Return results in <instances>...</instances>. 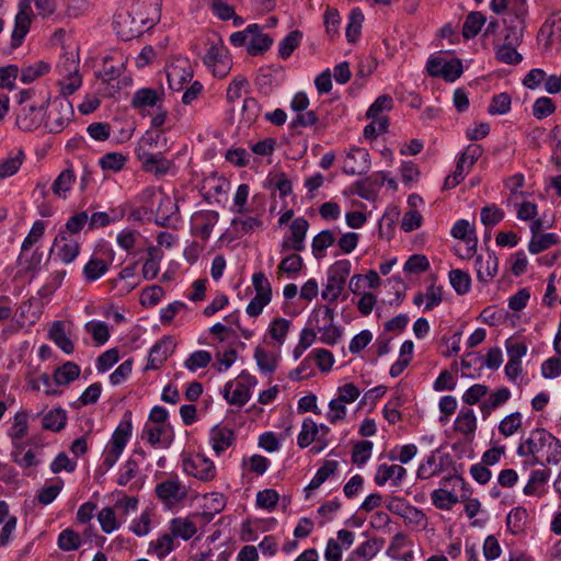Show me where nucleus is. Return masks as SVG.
Wrapping results in <instances>:
<instances>
[{
	"label": "nucleus",
	"mask_w": 561,
	"mask_h": 561,
	"mask_svg": "<svg viewBox=\"0 0 561 561\" xmlns=\"http://www.w3.org/2000/svg\"><path fill=\"white\" fill-rule=\"evenodd\" d=\"M160 0L136 1L126 13H118L115 16L117 35L124 41H129L152 28L160 20Z\"/></svg>",
	"instance_id": "obj_1"
},
{
	"label": "nucleus",
	"mask_w": 561,
	"mask_h": 561,
	"mask_svg": "<svg viewBox=\"0 0 561 561\" xmlns=\"http://www.w3.org/2000/svg\"><path fill=\"white\" fill-rule=\"evenodd\" d=\"M140 199L150 204L148 210L154 214V222L160 227H168L172 215L179 209L170 196L162 193L157 194L153 187H146L140 194Z\"/></svg>",
	"instance_id": "obj_2"
},
{
	"label": "nucleus",
	"mask_w": 561,
	"mask_h": 561,
	"mask_svg": "<svg viewBox=\"0 0 561 561\" xmlns=\"http://www.w3.org/2000/svg\"><path fill=\"white\" fill-rule=\"evenodd\" d=\"M439 484L440 488L431 493L432 503L438 510L449 511L459 502V497L455 493V486L459 485L463 489L467 483L461 476L454 474L444 477Z\"/></svg>",
	"instance_id": "obj_3"
},
{
	"label": "nucleus",
	"mask_w": 561,
	"mask_h": 561,
	"mask_svg": "<svg viewBox=\"0 0 561 561\" xmlns=\"http://www.w3.org/2000/svg\"><path fill=\"white\" fill-rule=\"evenodd\" d=\"M351 273V262L348 260L336 261L328 271V283L321 296L329 302H334L340 297Z\"/></svg>",
	"instance_id": "obj_4"
},
{
	"label": "nucleus",
	"mask_w": 561,
	"mask_h": 561,
	"mask_svg": "<svg viewBox=\"0 0 561 561\" xmlns=\"http://www.w3.org/2000/svg\"><path fill=\"white\" fill-rule=\"evenodd\" d=\"M48 102L49 99H42L21 106L16 112V126L24 131L37 129L46 115Z\"/></svg>",
	"instance_id": "obj_5"
},
{
	"label": "nucleus",
	"mask_w": 561,
	"mask_h": 561,
	"mask_svg": "<svg viewBox=\"0 0 561 561\" xmlns=\"http://www.w3.org/2000/svg\"><path fill=\"white\" fill-rule=\"evenodd\" d=\"M73 107L67 98H58L53 102V108L48 113L45 128L50 134L62 131L73 116Z\"/></svg>",
	"instance_id": "obj_6"
},
{
	"label": "nucleus",
	"mask_w": 561,
	"mask_h": 561,
	"mask_svg": "<svg viewBox=\"0 0 561 561\" xmlns=\"http://www.w3.org/2000/svg\"><path fill=\"white\" fill-rule=\"evenodd\" d=\"M135 153L141 162L142 170L157 176L165 175L173 167V162L168 160L162 152L153 153L144 147H137Z\"/></svg>",
	"instance_id": "obj_7"
},
{
	"label": "nucleus",
	"mask_w": 561,
	"mask_h": 561,
	"mask_svg": "<svg viewBox=\"0 0 561 561\" xmlns=\"http://www.w3.org/2000/svg\"><path fill=\"white\" fill-rule=\"evenodd\" d=\"M32 0H20L19 1V11L15 15L14 20V28L12 31V48H18L22 45L24 37L30 31L33 10H32Z\"/></svg>",
	"instance_id": "obj_8"
},
{
	"label": "nucleus",
	"mask_w": 561,
	"mask_h": 561,
	"mask_svg": "<svg viewBox=\"0 0 561 561\" xmlns=\"http://www.w3.org/2000/svg\"><path fill=\"white\" fill-rule=\"evenodd\" d=\"M157 497L168 507H173L187 496V489L178 478L164 480L156 485Z\"/></svg>",
	"instance_id": "obj_9"
},
{
	"label": "nucleus",
	"mask_w": 561,
	"mask_h": 561,
	"mask_svg": "<svg viewBox=\"0 0 561 561\" xmlns=\"http://www.w3.org/2000/svg\"><path fill=\"white\" fill-rule=\"evenodd\" d=\"M183 470L201 481H210L216 476V468L211 460L202 455L183 459Z\"/></svg>",
	"instance_id": "obj_10"
},
{
	"label": "nucleus",
	"mask_w": 561,
	"mask_h": 561,
	"mask_svg": "<svg viewBox=\"0 0 561 561\" xmlns=\"http://www.w3.org/2000/svg\"><path fill=\"white\" fill-rule=\"evenodd\" d=\"M550 442V432L546 428L538 427L530 432L529 436L524 439L517 447V454L522 457L534 456L543 450Z\"/></svg>",
	"instance_id": "obj_11"
},
{
	"label": "nucleus",
	"mask_w": 561,
	"mask_h": 561,
	"mask_svg": "<svg viewBox=\"0 0 561 561\" xmlns=\"http://www.w3.org/2000/svg\"><path fill=\"white\" fill-rule=\"evenodd\" d=\"M451 236L456 239L462 240L466 243L463 253L459 252L460 257L469 259L473 256L477 251L478 240L474 234V229L470 228L468 220H457L451 228Z\"/></svg>",
	"instance_id": "obj_12"
},
{
	"label": "nucleus",
	"mask_w": 561,
	"mask_h": 561,
	"mask_svg": "<svg viewBox=\"0 0 561 561\" xmlns=\"http://www.w3.org/2000/svg\"><path fill=\"white\" fill-rule=\"evenodd\" d=\"M219 215L216 210H199L192 216V231L203 240H208Z\"/></svg>",
	"instance_id": "obj_13"
},
{
	"label": "nucleus",
	"mask_w": 561,
	"mask_h": 561,
	"mask_svg": "<svg viewBox=\"0 0 561 561\" xmlns=\"http://www.w3.org/2000/svg\"><path fill=\"white\" fill-rule=\"evenodd\" d=\"M175 343L171 336H164L150 350L146 370L159 369L167 358L174 352Z\"/></svg>",
	"instance_id": "obj_14"
},
{
	"label": "nucleus",
	"mask_w": 561,
	"mask_h": 561,
	"mask_svg": "<svg viewBox=\"0 0 561 561\" xmlns=\"http://www.w3.org/2000/svg\"><path fill=\"white\" fill-rule=\"evenodd\" d=\"M247 32L250 33L247 47V51L250 56L263 55L271 48L273 38L268 34L262 33V27L259 24L248 25Z\"/></svg>",
	"instance_id": "obj_15"
},
{
	"label": "nucleus",
	"mask_w": 561,
	"mask_h": 561,
	"mask_svg": "<svg viewBox=\"0 0 561 561\" xmlns=\"http://www.w3.org/2000/svg\"><path fill=\"white\" fill-rule=\"evenodd\" d=\"M370 167L369 153L364 148H353L347 153L343 172L348 175L363 174Z\"/></svg>",
	"instance_id": "obj_16"
},
{
	"label": "nucleus",
	"mask_w": 561,
	"mask_h": 561,
	"mask_svg": "<svg viewBox=\"0 0 561 561\" xmlns=\"http://www.w3.org/2000/svg\"><path fill=\"white\" fill-rule=\"evenodd\" d=\"M236 442L234 432L220 424L211 427L209 432V443L217 456L227 450Z\"/></svg>",
	"instance_id": "obj_17"
},
{
	"label": "nucleus",
	"mask_w": 561,
	"mask_h": 561,
	"mask_svg": "<svg viewBox=\"0 0 561 561\" xmlns=\"http://www.w3.org/2000/svg\"><path fill=\"white\" fill-rule=\"evenodd\" d=\"M478 280L489 283L497 273L499 259L494 253H489L486 259L478 255L474 261Z\"/></svg>",
	"instance_id": "obj_18"
},
{
	"label": "nucleus",
	"mask_w": 561,
	"mask_h": 561,
	"mask_svg": "<svg viewBox=\"0 0 561 561\" xmlns=\"http://www.w3.org/2000/svg\"><path fill=\"white\" fill-rule=\"evenodd\" d=\"M162 98L161 95L151 88H142L135 92L131 99V106L135 110H138L139 113H144L146 107H154L161 105Z\"/></svg>",
	"instance_id": "obj_19"
},
{
	"label": "nucleus",
	"mask_w": 561,
	"mask_h": 561,
	"mask_svg": "<svg viewBox=\"0 0 561 561\" xmlns=\"http://www.w3.org/2000/svg\"><path fill=\"white\" fill-rule=\"evenodd\" d=\"M538 38H546V46L561 41V13H553L548 18L539 30Z\"/></svg>",
	"instance_id": "obj_20"
},
{
	"label": "nucleus",
	"mask_w": 561,
	"mask_h": 561,
	"mask_svg": "<svg viewBox=\"0 0 561 561\" xmlns=\"http://www.w3.org/2000/svg\"><path fill=\"white\" fill-rule=\"evenodd\" d=\"M131 412L126 411L124 413L123 420L115 428L108 445L117 449L124 450L126 444L128 443L131 436Z\"/></svg>",
	"instance_id": "obj_21"
},
{
	"label": "nucleus",
	"mask_w": 561,
	"mask_h": 561,
	"mask_svg": "<svg viewBox=\"0 0 561 561\" xmlns=\"http://www.w3.org/2000/svg\"><path fill=\"white\" fill-rule=\"evenodd\" d=\"M407 474V470L402 466L382 463L378 467L375 476V483L385 485L388 480H392L394 485H399Z\"/></svg>",
	"instance_id": "obj_22"
},
{
	"label": "nucleus",
	"mask_w": 561,
	"mask_h": 561,
	"mask_svg": "<svg viewBox=\"0 0 561 561\" xmlns=\"http://www.w3.org/2000/svg\"><path fill=\"white\" fill-rule=\"evenodd\" d=\"M511 398V391L506 387L499 388L494 392L490 393L489 397L480 403V411L483 419H486L491 413L502 407Z\"/></svg>",
	"instance_id": "obj_23"
},
{
	"label": "nucleus",
	"mask_w": 561,
	"mask_h": 561,
	"mask_svg": "<svg viewBox=\"0 0 561 561\" xmlns=\"http://www.w3.org/2000/svg\"><path fill=\"white\" fill-rule=\"evenodd\" d=\"M233 383L229 381L225 385L224 397L233 405L243 407L250 399V390L241 381L237 382L236 388L232 389Z\"/></svg>",
	"instance_id": "obj_24"
},
{
	"label": "nucleus",
	"mask_w": 561,
	"mask_h": 561,
	"mask_svg": "<svg viewBox=\"0 0 561 561\" xmlns=\"http://www.w3.org/2000/svg\"><path fill=\"white\" fill-rule=\"evenodd\" d=\"M386 180L387 175L385 172H377L362 181H358L356 183L358 187V195L367 201L371 199L375 193L374 188L382 186Z\"/></svg>",
	"instance_id": "obj_25"
},
{
	"label": "nucleus",
	"mask_w": 561,
	"mask_h": 561,
	"mask_svg": "<svg viewBox=\"0 0 561 561\" xmlns=\"http://www.w3.org/2000/svg\"><path fill=\"white\" fill-rule=\"evenodd\" d=\"M48 337L66 354L73 353L75 345L67 336L61 321H55L53 323L48 332Z\"/></svg>",
	"instance_id": "obj_26"
},
{
	"label": "nucleus",
	"mask_w": 561,
	"mask_h": 561,
	"mask_svg": "<svg viewBox=\"0 0 561 561\" xmlns=\"http://www.w3.org/2000/svg\"><path fill=\"white\" fill-rule=\"evenodd\" d=\"M164 434V426H151L146 424L142 430L141 438L146 439L153 447L161 446L163 448H168L172 443V438L165 437Z\"/></svg>",
	"instance_id": "obj_27"
},
{
	"label": "nucleus",
	"mask_w": 561,
	"mask_h": 561,
	"mask_svg": "<svg viewBox=\"0 0 561 561\" xmlns=\"http://www.w3.org/2000/svg\"><path fill=\"white\" fill-rule=\"evenodd\" d=\"M170 531L173 538L180 537L183 540H188L195 536L197 527L188 517H176L170 522Z\"/></svg>",
	"instance_id": "obj_28"
},
{
	"label": "nucleus",
	"mask_w": 561,
	"mask_h": 561,
	"mask_svg": "<svg viewBox=\"0 0 561 561\" xmlns=\"http://www.w3.org/2000/svg\"><path fill=\"white\" fill-rule=\"evenodd\" d=\"M528 519L527 510L524 507L513 508L506 516V527L513 535L522 534Z\"/></svg>",
	"instance_id": "obj_29"
},
{
	"label": "nucleus",
	"mask_w": 561,
	"mask_h": 561,
	"mask_svg": "<svg viewBox=\"0 0 561 561\" xmlns=\"http://www.w3.org/2000/svg\"><path fill=\"white\" fill-rule=\"evenodd\" d=\"M88 214L87 211L78 213L71 216L66 222V231H60L55 238L54 244H58L59 241L67 240V233L75 234L80 232L84 225L88 222Z\"/></svg>",
	"instance_id": "obj_30"
},
{
	"label": "nucleus",
	"mask_w": 561,
	"mask_h": 561,
	"mask_svg": "<svg viewBox=\"0 0 561 561\" xmlns=\"http://www.w3.org/2000/svg\"><path fill=\"white\" fill-rule=\"evenodd\" d=\"M485 16L479 11H471L463 22L462 36L466 39L476 37L485 23Z\"/></svg>",
	"instance_id": "obj_31"
},
{
	"label": "nucleus",
	"mask_w": 561,
	"mask_h": 561,
	"mask_svg": "<svg viewBox=\"0 0 561 561\" xmlns=\"http://www.w3.org/2000/svg\"><path fill=\"white\" fill-rule=\"evenodd\" d=\"M67 424V413L62 408H56L43 416V428L53 432L61 431Z\"/></svg>",
	"instance_id": "obj_32"
},
{
	"label": "nucleus",
	"mask_w": 561,
	"mask_h": 561,
	"mask_svg": "<svg viewBox=\"0 0 561 561\" xmlns=\"http://www.w3.org/2000/svg\"><path fill=\"white\" fill-rule=\"evenodd\" d=\"M80 376V367L73 362H67L58 367L54 373V381L56 385H68Z\"/></svg>",
	"instance_id": "obj_33"
},
{
	"label": "nucleus",
	"mask_w": 561,
	"mask_h": 561,
	"mask_svg": "<svg viewBox=\"0 0 561 561\" xmlns=\"http://www.w3.org/2000/svg\"><path fill=\"white\" fill-rule=\"evenodd\" d=\"M302 39V32L299 30H294L289 32L283 41L279 42L278 45V56L286 60L288 59L295 49L300 45Z\"/></svg>",
	"instance_id": "obj_34"
},
{
	"label": "nucleus",
	"mask_w": 561,
	"mask_h": 561,
	"mask_svg": "<svg viewBox=\"0 0 561 561\" xmlns=\"http://www.w3.org/2000/svg\"><path fill=\"white\" fill-rule=\"evenodd\" d=\"M477 430V417L472 410L462 409L456 421L455 431L465 435L473 434Z\"/></svg>",
	"instance_id": "obj_35"
},
{
	"label": "nucleus",
	"mask_w": 561,
	"mask_h": 561,
	"mask_svg": "<svg viewBox=\"0 0 561 561\" xmlns=\"http://www.w3.org/2000/svg\"><path fill=\"white\" fill-rule=\"evenodd\" d=\"M108 271V263L99 257H91L83 267L85 282L92 283L102 277Z\"/></svg>",
	"instance_id": "obj_36"
},
{
	"label": "nucleus",
	"mask_w": 561,
	"mask_h": 561,
	"mask_svg": "<svg viewBox=\"0 0 561 561\" xmlns=\"http://www.w3.org/2000/svg\"><path fill=\"white\" fill-rule=\"evenodd\" d=\"M318 438V424L310 417L304 420L301 431L297 437L300 448H307Z\"/></svg>",
	"instance_id": "obj_37"
},
{
	"label": "nucleus",
	"mask_w": 561,
	"mask_h": 561,
	"mask_svg": "<svg viewBox=\"0 0 561 561\" xmlns=\"http://www.w3.org/2000/svg\"><path fill=\"white\" fill-rule=\"evenodd\" d=\"M160 259L161 251L156 247H150L148 249V259L145 261L142 266V276L145 279L151 280L158 276Z\"/></svg>",
	"instance_id": "obj_38"
},
{
	"label": "nucleus",
	"mask_w": 561,
	"mask_h": 561,
	"mask_svg": "<svg viewBox=\"0 0 561 561\" xmlns=\"http://www.w3.org/2000/svg\"><path fill=\"white\" fill-rule=\"evenodd\" d=\"M335 242L334 233L331 230H322L313 237L311 248L317 259H322L324 251Z\"/></svg>",
	"instance_id": "obj_39"
},
{
	"label": "nucleus",
	"mask_w": 561,
	"mask_h": 561,
	"mask_svg": "<svg viewBox=\"0 0 561 561\" xmlns=\"http://www.w3.org/2000/svg\"><path fill=\"white\" fill-rule=\"evenodd\" d=\"M192 78L193 71L190 67L187 69H180L179 67L174 66L167 73L169 88L175 91L181 90L183 84L191 81Z\"/></svg>",
	"instance_id": "obj_40"
},
{
	"label": "nucleus",
	"mask_w": 561,
	"mask_h": 561,
	"mask_svg": "<svg viewBox=\"0 0 561 561\" xmlns=\"http://www.w3.org/2000/svg\"><path fill=\"white\" fill-rule=\"evenodd\" d=\"M337 467L339 462L336 460L324 461V463L317 470L306 490L309 491L318 489L330 476L336 472Z\"/></svg>",
	"instance_id": "obj_41"
},
{
	"label": "nucleus",
	"mask_w": 561,
	"mask_h": 561,
	"mask_svg": "<svg viewBox=\"0 0 561 561\" xmlns=\"http://www.w3.org/2000/svg\"><path fill=\"white\" fill-rule=\"evenodd\" d=\"M28 431V413L26 411H19L13 417V424L9 430L11 440L23 439Z\"/></svg>",
	"instance_id": "obj_42"
},
{
	"label": "nucleus",
	"mask_w": 561,
	"mask_h": 561,
	"mask_svg": "<svg viewBox=\"0 0 561 561\" xmlns=\"http://www.w3.org/2000/svg\"><path fill=\"white\" fill-rule=\"evenodd\" d=\"M24 158V152L19 150L14 156H10L7 159L1 160L0 179H7L14 175L20 170Z\"/></svg>",
	"instance_id": "obj_43"
},
{
	"label": "nucleus",
	"mask_w": 561,
	"mask_h": 561,
	"mask_svg": "<svg viewBox=\"0 0 561 561\" xmlns=\"http://www.w3.org/2000/svg\"><path fill=\"white\" fill-rule=\"evenodd\" d=\"M76 181V174L71 168L64 170L51 185L55 195L66 197V193L70 191L71 185Z\"/></svg>",
	"instance_id": "obj_44"
},
{
	"label": "nucleus",
	"mask_w": 561,
	"mask_h": 561,
	"mask_svg": "<svg viewBox=\"0 0 561 561\" xmlns=\"http://www.w3.org/2000/svg\"><path fill=\"white\" fill-rule=\"evenodd\" d=\"M254 358L260 370L265 374H273L277 368V356L267 353L264 348L260 346H257L254 351Z\"/></svg>",
	"instance_id": "obj_45"
},
{
	"label": "nucleus",
	"mask_w": 561,
	"mask_h": 561,
	"mask_svg": "<svg viewBox=\"0 0 561 561\" xmlns=\"http://www.w3.org/2000/svg\"><path fill=\"white\" fill-rule=\"evenodd\" d=\"M364 22V14L360 9H353L348 16V24L346 27V38L348 43H356Z\"/></svg>",
	"instance_id": "obj_46"
},
{
	"label": "nucleus",
	"mask_w": 561,
	"mask_h": 561,
	"mask_svg": "<svg viewBox=\"0 0 561 561\" xmlns=\"http://www.w3.org/2000/svg\"><path fill=\"white\" fill-rule=\"evenodd\" d=\"M449 282L458 295H466L471 288V277L461 270H451L449 272Z\"/></svg>",
	"instance_id": "obj_47"
},
{
	"label": "nucleus",
	"mask_w": 561,
	"mask_h": 561,
	"mask_svg": "<svg viewBox=\"0 0 561 561\" xmlns=\"http://www.w3.org/2000/svg\"><path fill=\"white\" fill-rule=\"evenodd\" d=\"M127 157L122 152H107L101 157L99 164L103 170L118 172L124 169Z\"/></svg>",
	"instance_id": "obj_48"
},
{
	"label": "nucleus",
	"mask_w": 561,
	"mask_h": 561,
	"mask_svg": "<svg viewBox=\"0 0 561 561\" xmlns=\"http://www.w3.org/2000/svg\"><path fill=\"white\" fill-rule=\"evenodd\" d=\"M302 266V257L297 253H293L280 261V263L277 266V273L278 276H280L283 273H286L288 275H297L301 271Z\"/></svg>",
	"instance_id": "obj_49"
},
{
	"label": "nucleus",
	"mask_w": 561,
	"mask_h": 561,
	"mask_svg": "<svg viewBox=\"0 0 561 561\" xmlns=\"http://www.w3.org/2000/svg\"><path fill=\"white\" fill-rule=\"evenodd\" d=\"M559 242V238L556 233H543L538 234L536 238L533 237L529 244L528 250L533 254H538L547 249H549L551 245H554Z\"/></svg>",
	"instance_id": "obj_50"
},
{
	"label": "nucleus",
	"mask_w": 561,
	"mask_h": 561,
	"mask_svg": "<svg viewBox=\"0 0 561 561\" xmlns=\"http://www.w3.org/2000/svg\"><path fill=\"white\" fill-rule=\"evenodd\" d=\"M174 549V540L171 534H163L157 540L150 542V550H152L160 560L164 559Z\"/></svg>",
	"instance_id": "obj_51"
},
{
	"label": "nucleus",
	"mask_w": 561,
	"mask_h": 561,
	"mask_svg": "<svg viewBox=\"0 0 561 561\" xmlns=\"http://www.w3.org/2000/svg\"><path fill=\"white\" fill-rule=\"evenodd\" d=\"M443 470L442 462H437L434 454L430 455L426 460L420 465L416 477L421 480H426L432 477L438 476Z\"/></svg>",
	"instance_id": "obj_52"
},
{
	"label": "nucleus",
	"mask_w": 561,
	"mask_h": 561,
	"mask_svg": "<svg viewBox=\"0 0 561 561\" xmlns=\"http://www.w3.org/2000/svg\"><path fill=\"white\" fill-rule=\"evenodd\" d=\"M57 70L64 78L79 75V59L73 53H65L57 64Z\"/></svg>",
	"instance_id": "obj_53"
},
{
	"label": "nucleus",
	"mask_w": 561,
	"mask_h": 561,
	"mask_svg": "<svg viewBox=\"0 0 561 561\" xmlns=\"http://www.w3.org/2000/svg\"><path fill=\"white\" fill-rule=\"evenodd\" d=\"M49 69V64L41 60L35 62L34 65L23 68L20 79L24 83H31L37 78L48 73Z\"/></svg>",
	"instance_id": "obj_54"
},
{
	"label": "nucleus",
	"mask_w": 561,
	"mask_h": 561,
	"mask_svg": "<svg viewBox=\"0 0 561 561\" xmlns=\"http://www.w3.org/2000/svg\"><path fill=\"white\" fill-rule=\"evenodd\" d=\"M373 447L369 440L356 442L353 446L352 462L358 466L365 465L371 456Z\"/></svg>",
	"instance_id": "obj_55"
},
{
	"label": "nucleus",
	"mask_w": 561,
	"mask_h": 561,
	"mask_svg": "<svg viewBox=\"0 0 561 561\" xmlns=\"http://www.w3.org/2000/svg\"><path fill=\"white\" fill-rule=\"evenodd\" d=\"M81 546L80 536L72 529L67 528L58 536V547L62 551L77 550Z\"/></svg>",
	"instance_id": "obj_56"
},
{
	"label": "nucleus",
	"mask_w": 561,
	"mask_h": 561,
	"mask_svg": "<svg viewBox=\"0 0 561 561\" xmlns=\"http://www.w3.org/2000/svg\"><path fill=\"white\" fill-rule=\"evenodd\" d=\"M211 362V354L208 351H195L184 362V366L190 371H196L199 368H205Z\"/></svg>",
	"instance_id": "obj_57"
},
{
	"label": "nucleus",
	"mask_w": 561,
	"mask_h": 561,
	"mask_svg": "<svg viewBox=\"0 0 561 561\" xmlns=\"http://www.w3.org/2000/svg\"><path fill=\"white\" fill-rule=\"evenodd\" d=\"M512 99L506 92L495 94L489 105L488 112L491 115H503L511 110Z\"/></svg>",
	"instance_id": "obj_58"
},
{
	"label": "nucleus",
	"mask_w": 561,
	"mask_h": 561,
	"mask_svg": "<svg viewBox=\"0 0 561 561\" xmlns=\"http://www.w3.org/2000/svg\"><path fill=\"white\" fill-rule=\"evenodd\" d=\"M522 426V415L519 412H513L506 415L499 425V432L505 436H512Z\"/></svg>",
	"instance_id": "obj_59"
},
{
	"label": "nucleus",
	"mask_w": 561,
	"mask_h": 561,
	"mask_svg": "<svg viewBox=\"0 0 561 561\" xmlns=\"http://www.w3.org/2000/svg\"><path fill=\"white\" fill-rule=\"evenodd\" d=\"M499 61L507 65H517L523 60L522 55L516 50V46L500 45L495 51Z\"/></svg>",
	"instance_id": "obj_60"
},
{
	"label": "nucleus",
	"mask_w": 561,
	"mask_h": 561,
	"mask_svg": "<svg viewBox=\"0 0 561 561\" xmlns=\"http://www.w3.org/2000/svg\"><path fill=\"white\" fill-rule=\"evenodd\" d=\"M550 477V470L549 469H538L534 470L530 474V478L527 482V484L524 488V494L525 495H535L537 485H542L547 483Z\"/></svg>",
	"instance_id": "obj_61"
},
{
	"label": "nucleus",
	"mask_w": 561,
	"mask_h": 561,
	"mask_svg": "<svg viewBox=\"0 0 561 561\" xmlns=\"http://www.w3.org/2000/svg\"><path fill=\"white\" fill-rule=\"evenodd\" d=\"M279 494L274 489H265L256 493V505L260 508L273 511L278 503Z\"/></svg>",
	"instance_id": "obj_62"
},
{
	"label": "nucleus",
	"mask_w": 561,
	"mask_h": 561,
	"mask_svg": "<svg viewBox=\"0 0 561 561\" xmlns=\"http://www.w3.org/2000/svg\"><path fill=\"white\" fill-rule=\"evenodd\" d=\"M290 327V321L284 318L274 319L268 328L271 337L278 343H283Z\"/></svg>",
	"instance_id": "obj_63"
},
{
	"label": "nucleus",
	"mask_w": 561,
	"mask_h": 561,
	"mask_svg": "<svg viewBox=\"0 0 561 561\" xmlns=\"http://www.w3.org/2000/svg\"><path fill=\"white\" fill-rule=\"evenodd\" d=\"M430 268V262L424 254H413L404 263L403 270L410 274H417Z\"/></svg>",
	"instance_id": "obj_64"
}]
</instances>
